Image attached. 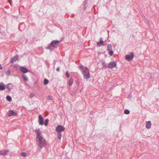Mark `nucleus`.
<instances>
[{"label": "nucleus", "instance_id": "30", "mask_svg": "<svg viewBox=\"0 0 159 159\" xmlns=\"http://www.w3.org/2000/svg\"><path fill=\"white\" fill-rule=\"evenodd\" d=\"M66 75L67 78H69L70 77L69 75L68 71H66Z\"/></svg>", "mask_w": 159, "mask_h": 159}, {"label": "nucleus", "instance_id": "29", "mask_svg": "<svg viewBox=\"0 0 159 159\" xmlns=\"http://www.w3.org/2000/svg\"><path fill=\"white\" fill-rule=\"evenodd\" d=\"M85 67H84L82 65H81L80 66V69L83 70L84 69Z\"/></svg>", "mask_w": 159, "mask_h": 159}, {"label": "nucleus", "instance_id": "27", "mask_svg": "<svg viewBox=\"0 0 159 159\" xmlns=\"http://www.w3.org/2000/svg\"><path fill=\"white\" fill-rule=\"evenodd\" d=\"M35 96V94L34 93H32L29 96V98H32Z\"/></svg>", "mask_w": 159, "mask_h": 159}, {"label": "nucleus", "instance_id": "26", "mask_svg": "<svg viewBox=\"0 0 159 159\" xmlns=\"http://www.w3.org/2000/svg\"><path fill=\"white\" fill-rule=\"evenodd\" d=\"M108 52H109V54H110V56H112L113 53V51H112V50L108 51Z\"/></svg>", "mask_w": 159, "mask_h": 159}, {"label": "nucleus", "instance_id": "24", "mask_svg": "<svg viewBox=\"0 0 159 159\" xmlns=\"http://www.w3.org/2000/svg\"><path fill=\"white\" fill-rule=\"evenodd\" d=\"M48 119H46L45 121L44 125L45 126H46L48 125Z\"/></svg>", "mask_w": 159, "mask_h": 159}, {"label": "nucleus", "instance_id": "12", "mask_svg": "<svg viewBox=\"0 0 159 159\" xmlns=\"http://www.w3.org/2000/svg\"><path fill=\"white\" fill-rule=\"evenodd\" d=\"M8 152V150H6L0 151V155H5Z\"/></svg>", "mask_w": 159, "mask_h": 159}, {"label": "nucleus", "instance_id": "8", "mask_svg": "<svg viewBox=\"0 0 159 159\" xmlns=\"http://www.w3.org/2000/svg\"><path fill=\"white\" fill-rule=\"evenodd\" d=\"M18 59V56L17 55H16L11 59L10 62L11 63H13L16 61Z\"/></svg>", "mask_w": 159, "mask_h": 159}, {"label": "nucleus", "instance_id": "5", "mask_svg": "<svg viewBox=\"0 0 159 159\" xmlns=\"http://www.w3.org/2000/svg\"><path fill=\"white\" fill-rule=\"evenodd\" d=\"M134 54L133 52H131V53L128 55H127L125 57V58L126 60L129 61L132 60L134 58Z\"/></svg>", "mask_w": 159, "mask_h": 159}, {"label": "nucleus", "instance_id": "6", "mask_svg": "<svg viewBox=\"0 0 159 159\" xmlns=\"http://www.w3.org/2000/svg\"><path fill=\"white\" fill-rule=\"evenodd\" d=\"M116 62L115 61L109 63L108 66V68H112L116 66Z\"/></svg>", "mask_w": 159, "mask_h": 159}, {"label": "nucleus", "instance_id": "23", "mask_svg": "<svg viewBox=\"0 0 159 159\" xmlns=\"http://www.w3.org/2000/svg\"><path fill=\"white\" fill-rule=\"evenodd\" d=\"M124 113L126 114H129L130 113V111L129 110L126 109L124 111Z\"/></svg>", "mask_w": 159, "mask_h": 159}, {"label": "nucleus", "instance_id": "22", "mask_svg": "<svg viewBox=\"0 0 159 159\" xmlns=\"http://www.w3.org/2000/svg\"><path fill=\"white\" fill-rule=\"evenodd\" d=\"M11 73V71L10 70H8L6 72V75L7 76L9 75Z\"/></svg>", "mask_w": 159, "mask_h": 159}, {"label": "nucleus", "instance_id": "13", "mask_svg": "<svg viewBox=\"0 0 159 159\" xmlns=\"http://www.w3.org/2000/svg\"><path fill=\"white\" fill-rule=\"evenodd\" d=\"M17 114L15 113L13 110H11L9 111V113L8 114L9 116H12L16 115Z\"/></svg>", "mask_w": 159, "mask_h": 159}, {"label": "nucleus", "instance_id": "28", "mask_svg": "<svg viewBox=\"0 0 159 159\" xmlns=\"http://www.w3.org/2000/svg\"><path fill=\"white\" fill-rule=\"evenodd\" d=\"M26 153L25 152H23L21 153V155L23 157H25L26 156Z\"/></svg>", "mask_w": 159, "mask_h": 159}, {"label": "nucleus", "instance_id": "15", "mask_svg": "<svg viewBox=\"0 0 159 159\" xmlns=\"http://www.w3.org/2000/svg\"><path fill=\"white\" fill-rule=\"evenodd\" d=\"M151 123L150 121L147 122L146 126L147 128L148 129H150L151 127Z\"/></svg>", "mask_w": 159, "mask_h": 159}, {"label": "nucleus", "instance_id": "11", "mask_svg": "<svg viewBox=\"0 0 159 159\" xmlns=\"http://www.w3.org/2000/svg\"><path fill=\"white\" fill-rule=\"evenodd\" d=\"M20 70L21 72L24 73H26L28 71V70L27 69L23 67H21L20 68Z\"/></svg>", "mask_w": 159, "mask_h": 159}, {"label": "nucleus", "instance_id": "21", "mask_svg": "<svg viewBox=\"0 0 159 159\" xmlns=\"http://www.w3.org/2000/svg\"><path fill=\"white\" fill-rule=\"evenodd\" d=\"M6 99L9 102H11L12 100L11 97L10 96H7L6 97Z\"/></svg>", "mask_w": 159, "mask_h": 159}, {"label": "nucleus", "instance_id": "3", "mask_svg": "<svg viewBox=\"0 0 159 159\" xmlns=\"http://www.w3.org/2000/svg\"><path fill=\"white\" fill-rule=\"evenodd\" d=\"M65 129V127L62 125H58L57 127L56 130L59 139H60L61 137V132L64 131Z\"/></svg>", "mask_w": 159, "mask_h": 159}, {"label": "nucleus", "instance_id": "14", "mask_svg": "<svg viewBox=\"0 0 159 159\" xmlns=\"http://www.w3.org/2000/svg\"><path fill=\"white\" fill-rule=\"evenodd\" d=\"M5 84L2 83H0V90H3L5 89Z\"/></svg>", "mask_w": 159, "mask_h": 159}, {"label": "nucleus", "instance_id": "19", "mask_svg": "<svg viewBox=\"0 0 159 159\" xmlns=\"http://www.w3.org/2000/svg\"><path fill=\"white\" fill-rule=\"evenodd\" d=\"M73 80L72 78H70L69 80V85L70 86H71L73 84Z\"/></svg>", "mask_w": 159, "mask_h": 159}, {"label": "nucleus", "instance_id": "10", "mask_svg": "<svg viewBox=\"0 0 159 159\" xmlns=\"http://www.w3.org/2000/svg\"><path fill=\"white\" fill-rule=\"evenodd\" d=\"M25 28V25L24 23L20 24L19 26V29L20 31H22Z\"/></svg>", "mask_w": 159, "mask_h": 159}, {"label": "nucleus", "instance_id": "18", "mask_svg": "<svg viewBox=\"0 0 159 159\" xmlns=\"http://www.w3.org/2000/svg\"><path fill=\"white\" fill-rule=\"evenodd\" d=\"M22 77L24 81H26L28 80V79L26 75H22Z\"/></svg>", "mask_w": 159, "mask_h": 159}, {"label": "nucleus", "instance_id": "2", "mask_svg": "<svg viewBox=\"0 0 159 159\" xmlns=\"http://www.w3.org/2000/svg\"><path fill=\"white\" fill-rule=\"evenodd\" d=\"M61 43V41L57 40H53L51 43L48 45L47 47H46V49H48L51 51L53 50L54 48H57Z\"/></svg>", "mask_w": 159, "mask_h": 159}, {"label": "nucleus", "instance_id": "16", "mask_svg": "<svg viewBox=\"0 0 159 159\" xmlns=\"http://www.w3.org/2000/svg\"><path fill=\"white\" fill-rule=\"evenodd\" d=\"M97 44L98 46L103 45V42L102 40H101L100 42H97Z\"/></svg>", "mask_w": 159, "mask_h": 159}, {"label": "nucleus", "instance_id": "17", "mask_svg": "<svg viewBox=\"0 0 159 159\" xmlns=\"http://www.w3.org/2000/svg\"><path fill=\"white\" fill-rule=\"evenodd\" d=\"M107 51L112 50V47L111 45L110 44H109L107 45Z\"/></svg>", "mask_w": 159, "mask_h": 159}, {"label": "nucleus", "instance_id": "1", "mask_svg": "<svg viewBox=\"0 0 159 159\" xmlns=\"http://www.w3.org/2000/svg\"><path fill=\"white\" fill-rule=\"evenodd\" d=\"M35 132L36 133V141L37 144L39 147V150L41 151L43 147L46 145V141L41 136L39 129H36Z\"/></svg>", "mask_w": 159, "mask_h": 159}, {"label": "nucleus", "instance_id": "25", "mask_svg": "<svg viewBox=\"0 0 159 159\" xmlns=\"http://www.w3.org/2000/svg\"><path fill=\"white\" fill-rule=\"evenodd\" d=\"M48 83V80L46 79H44V85H46Z\"/></svg>", "mask_w": 159, "mask_h": 159}, {"label": "nucleus", "instance_id": "7", "mask_svg": "<svg viewBox=\"0 0 159 159\" xmlns=\"http://www.w3.org/2000/svg\"><path fill=\"white\" fill-rule=\"evenodd\" d=\"M39 125H43V117L40 115L39 116Z\"/></svg>", "mask_w": 159, "mask_h": 159}, {"label": "nucleus", "instance_id": "9", "mask_svg": "<svg viewBox=\"0 0 159 159\" xmlns=\"http://www.w3.org/2000/svg\"><path fill=\"white\" fill-rule=\"evenodd\" d=\"M12 87L13 86L11 84H8L6 85V88L8 89V90L7 91V92H10L11 89H12Z\"/></svg>", "mask_w": 159, "mask_h": 159}, {"label": "nucleus", "instance_id": "4", "mask_svg": "<svg viewBox=\"0 0 159 159\" xmlns=\"http://www.w3.org/2000/svg\"><path fill=\"white\" fill-rule=\"evenodd\" d=\"M82 73L84 79L88 80L90 77L89 70L87 67L84 68V69L82 70Z\"/></svg>", "mask_w": 159, "mask_h": 159}, {"label": "nucleus", "instance_id": "20", "mask_svg": "<svg viewBox=\"0 0 159 159\" xmlns=\"http://www.w3.org/2000/svg\"><path fill=\"white\" fill-rule=\"evenodd\" d=\"M46 99L48 100H52L53 99V97L52 95H48L47 96Z\"/></svg>", "mask_w": 159, "mask_h": 159}, {"label": "nucleus", "instance_id": "32", "mask_svg": "<svg viewBox=\"0 0 159 159\" xmlns=\"http://www.w3.org/2000/svg\"><path fill=\"white\" fill-rule=\"evenodd\" d=\"M2 65L0 64V70H2Z\"/></svg>", "mask_w": 159, "mask_h": 159}, {"label": "nucleus", "instance_id": "31", "mask_svg": "<svg viewBox=\"0 0 159 159\" xmlns=\"http://www.w3.org/2000/svg\"><path fill=\"white\" fill-rule=\"evenodd\" d=\"M56 70L57 71H59L60 70V67H58V68H57L56 69Z\"/></svg>", "mask_w": 159, "mask_h": 159}]
</instances>
